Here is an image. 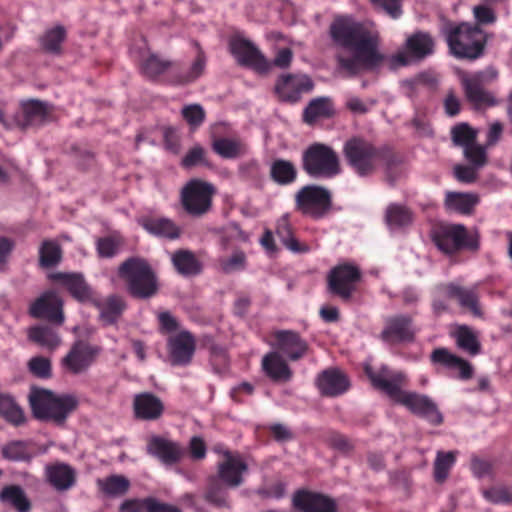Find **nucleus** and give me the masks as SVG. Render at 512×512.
Wrapping results in <instances>:
<instances>
[{
	"label": "nucleus",
	"mask_w": 512,
	"mask_h": 512,
	"mask_svg": "<svg viewBox=\"0 0 512 512\" xmlns=\"http://www.w3.org/2000/svg\"><path fill=\"white\" fill-rule=\"evenodd\" d=\"M120 245L121 243L117 238L104 237L97 241V250L101 257L110 258L117 253Z\"/></svg>",
	"instance_id": "61"
},
{
	"label": "nucleus",
	"mask_w": 512,
	"mask_h": 512,
	"mask_svg": "<svg viewBox=\"0 0 512 512\" xmlns=\"http://www.w3.org/2000/svg\"><path fill=\"white\" fill-rule=\"evenodd\" d=\"M246 256L242 251H236L231 257L221 259L220 267L221 270L226 273H232L238 270H242L245 267Z\"/></svg>",
	"instance_id": "59"
},
{
	"label": "nucleus",
	"mask_w": 512,
	"mask_h": 512,
	"mask_svg": "<svg viewBox=\"0 0 512 512\" xmlns=\"http://www.w3.org/2000/svg\"><path fill=\"white\" fill-rule=\"evenodd\" d=\"M62 257L60 246L53 241H43L39 249V264L43 268H51L56 266Z\"/></svg>",
	"instance_id": "48"
},
{
	"label": "nucleus",
	"mask_w": 512,
	"mask_h": 512,
	"mask_svg": "<svg viewBox=\"0 0 512 512\" xmlns=\"http://www.w3.org/2000/svg\"><path fill=\"white\" fill-rule=\"evenodd\" d=\"M0 416L14 426H20L25 422L23 410L8 394L0 393Z\"/></svg>",
	"instance_id": "41"
},
{
	"label": "nucleus",
	"mask_w": 512,
	"mask_h": 512,
	"mask_svg": "<svg viewBox=\"0 0 512 512\" xmlns=\"http://www.w3.org/2000/svg\"><path fill=\"white\" fill-rule=\"evenodd\" d=\"M383 166L390 182H395L402 173V158L389 145H381L379 166Z\"/></svg>",
	"instance_id": "32"
},
{
	"label": "nucleus",
	"mask_w": 512,
	"mask_h": 512,
	"mask_svg": "<svg viewBox=\"0 0 512 512\" xmlns=\"http://www.w3.org/2000/svg\"><path fill=\"white\" fill-rule=\"evenodd\" d=\"M482 494L487 501L493 504L510 503L512 501V492L504 486L485 489Z\"/></svg>",
	"instance_id": "56"
},
{
	"label": "nucleus",
	"mask_w": 512,
	"mask_h": 512,
	"mask_svg": "<svg viewBox=\"0 0 512 512\" xmlns=\"http://www.w3.org/2000/svg\"><path fill=\"white\" fill-rule=\"evenodd\" d=\"M330 36L337 46L354 52L352 57L337 56L339 67L350 75H356L362 68L373 70L385 59L378 51V37L352 17H337L330 25Z\"/></svg>",
	"instance_id": "1"
},
{
	"label": "nucleus",
	"mask_w": 512,
	"mask_h": 512,
	"mask_svg": "<svg viewBox=\"0 0 512 512\" xmlns=\"http://www.w3.org/2000/svg\"><path fill=\"white\" fill-rule=\"evenodd\" d=\"M456 343L458 347L470 355H477L480 352V343L472 330L467 326H462L458 329Z\"/></svg>",
	"instance_id": "50"
},
{
	"label": "nucleus",
	"mask_w": 512,
	"mask_h": 512,
	"mask_svg": "<svg viewBox=\"0 0 512 512\" xmlns=\"http://www.w3.org/2000/svg\"><path fill=\"white\" fill-rule=\"evenodd\" d=\"M365 373L374 388L407 407L412 413L427 419L433 425H440L443 422L442 414L430 397L402 389L407 381L403 372L391 370L387 366L375 372L371 366L366 365Z\"/></svg>",
	"instance_id": "2"
},
{
	"label": "nucleus",
	"mask_w": 512,
	"mask_h": 512,
	"mask_svg": "<svg viewBox=\"0 0 512 512\" xmlns=\"http://www.w3.org/2000/svg\"><path fill=\"white\" fill-rule=\"evenodd\" d=\"M212 149L224 159H235L246 152L245 145L240 140L225 137L215 139Z\"/></svg>",
	"instance_id": "40"
},
{
	"label": "nucleus",
	"mask_w": 512,
	"mask_h": 512,
	"mask_svg": "<svg viewBox=\"0 0 512 512\" xmlns=\"http://www.w3.org/2000/svg\"><path fill=\"white\" fill-rule=\"evenodd\" d=\"M29 403L36 419L52 421L62 426L77 409L79 399L74 394L57 395L51 390L35 387L29 394Z\"/></svg>",
	"instance_id": "4"
},
{
	"label": "nucleus",
	"mask_w": 512,
	"mask_h": 512,
	"mask_svg": "<svg viewBox=\"0 0 512 512\" xmlns=\"http://www.w3.org/2000/svg\"><path fill=\"white\" fill-rule=\"evenodd\" d=\"M248 470L246 463L239 455L225 452L224 460L218 465L217 477L228 487H238L243 483V473Z\"/></svg>",
	"instance_id": "22"
},
{
	"label": "nucleus",
	"mask_w": 512,
	"mask_h": 512,
	"mask_svg": "<svg viewBox=\"0 0 512 512\" xmlns=\"http://www.w3.org/2000/svg\"><path fill=\"white\" fill-rule=\"evenodd\" d=\"M147 450L149 454L157 457L166 465L177 463L183 455V450L176 442L159 436L150 439Z\"/></svg>",
	"instance_id": "27"
},
{
	"label": "nucleus",
	"mask_w": 512,
	"mask_h": 512,
	"mask_svg": "<svg viewBox=\"0 0 512 512\" xmlns=\"http://www.w3.org/2000/svg\"><path fill=\"white\" fill-rule=\"evenodd\" d=\"M28 338L30 341L49 350L55 349L60 344V338L57 333L47 326L31 327L28 331Z\"/></svg>",
	"instance_id": "43"
},
{
	"label": "nucleus",
	"mask_w": 512,
	"mask_h": 512,
	"mask_svg": "<svg viewBox=\"0 0 512 512\" xmlns=\"http://www.w3.org/2000/svg\"><path fill=\"white\" fill-rule=\"evenodd\" d=\"M0 502L10 505L17 512H28L31 509V503L27 498L23 488L19 485H8L0 491Z\"/></svg>",
	"instance_id": "33"
},
{
	"label": "nucleus",
	"mask_w": 512,
	"mask_h": 512,
	"mask_svg": "<svg viewBox=\"0 0 512 512\" xmlns=\"http://www.w3.org/2000/svg\"><path fill=\"white\" fill-rule=\"evenodd\" d=\"M412 319L409 316L399 315L387 320L385 329L381 332V339L388 343L409 342L414 338Z\"/></svg>",
	"instance_id": "24"
},
{
	"label": "nucleus",
	"mask_w": 512,
	"mask_h": 512,
	"mask_svg": "<svg viewBox=\"0 0 512 512\" xmlns=\"http://www.w3.org/2000/svg\"><path fill=\"white\" fill-rule=\"evenodd\" d=\"M406 52H399L393 56V62L406 66L410 59L423 60L432 55L435 50V40L429 32L416 31L405 42Z\"/></svg>",
	"instance_id": "14"
},
{
	"label": "nucleus",
	"mask_w": 512,
	"mask_h": 512,
	"mask_svg": "<svg viewBox=\"0 0 512 512\" xmlns=\"http://www.w3.org/2000/svg\"><path fill=\"white\" fill-rule=\"evenodd\" d=\"M172 63L168 60L161 59L156 54H150L146 59L141 62V73L149 78L156 79L158 76L166 72Z\"/></svg>",
	"instance_id": "46"
},
{
	"label": "nucleus",
	"mask_w": 512,
	"mask_h": 512,
	"mask_svg": "<svg viewBox=\"0 0 512 512\" xmlns=\"http://www.w3.org/2000/svg\"><path fill=\"white\" fill-rule=\"evenodd\" d=\"M283 232L277 230V234L281 236V241L283 245L294 253H304L309 250L308 245L305 243H300L288 230V226H283Z\"/></svg>",
	"instance_id": "60"
},
{
	"label": "nucleus",
	"mask_w": 512,
	"mask_h": 512,
	"mask_svg": "<svg viewBox=\"0 0 512 512\" xmlns=\"http://www.w3.org/2000/svg\"><path fill=\"white\" fill-rule=\"evenodd\" d=\"M274 338L277 352L286 355L290 361L301 359L309 349L308 343L292 330H278L274 333Z\"/></svg>",
	"instance_id": "19"
},
{
	"label": "nucleus",
	"mask_w": 512,
	"mask_h": 512,
	"mask_svg": "<svg viewBox=\"0 0 512 512\" xmlns=\"http://www.w3.org/2000/svg\"><path fill=\"white\" fill-rule=\"evenodd\" d=\"M204 499L217 507H228V492L226 484L217 476H211L207 482Z\"/></svg>",
	"instance_id": "38"
},
{
	"label": "nucleus",
	"mask_w": 512,
	"mask_h": 512,
	"mask_svg": "<svg viewBox=\"0 0 512 512\" xmlns=\"http://www.w3.org/2000/svg\"><path fill=\"white\" fill-rule=\"evenodd\" d=\"M451 135L454 144L464 149L476 141V131L466 123L456 125L452 129Z\"/></svg>",
	"instance_id": "52"
},
{
	"label": "nucleus",
	"mask_w": 512,
	"mask_h": 512,
	"mask_svg": "<svg viewBox=\"0 0 512 512\" xmlns=\"http://www.w3.org/2000/svg\"><path fill=\"white\" fill-rule=\"evenodd\" d=\"M456 454L457 452L454 451L437 452L434 462V479L437 483H443L447 479L449 471L456 461Z\"/></svg>",
	"instance_id": "47"
},
{
	"label": "nucleus",
	"mask_w": 512,
	"mask_h": 512,
	"mask_svg": "<svg viewBox=\"0 0 512 512\" xmlns=\"http://www.w3.org/2000/svg\"><path fill=\"white\" fill-rule=\"evenodd\" d=\"M262 366L266 374L275 381H289L292 371L279 352H270L263 357Z\"/></svg>",
	"instance_id": "29"
},
{
	"label": "nucleus",
	"mask_w": 512,
	"mask_h": 512,
	"mask_svg": "<svg viewBox=\"0 0 512 512\" xmlns=\"http://www.w3.org/2000/svg\"><path fill=\"white\" fill-rule=\"evenodd\" d=\"M100 490L109 497H117L126 494L130 487L129 480L122 475H111L97 480Z\"/></svg>",
	"instance_id": "44"
},
{
	"label": "nucleus",
	"mask_w": 512,
	"mask_h": 512,
	"mask_svg": "<svg viewBox=\"0 0 512 512\" xmlns=\"http://www.w3.org/2000/svg\"><path fill=\"white\" fill-rule=\"evenodd\" d=\"M317 386L324 396L335 397L346 392L350 386L344 373L338 369H327L319 374Z\"/></svg>",
	"instance_id": "26"
},
{
	"label": "nucleus",
	"mask_w": 512,
	"mask_h": 512,
	"mask_svg": "<svg viewBox=\"0 0 512 512\" xmlns=\"http://www.w3.org/2000/svg\"><path fill=\"white\" fill-rule=\"evenodd\" d=\"M431 238L437 248L445 254L461 249L477 250L478 234L467 230L465 226H435Z\"/></svg>",
	"instance_id": "9"
},
{
	"label": "nucleus",
	"mask_w": 512,
	"mask_h": 512,
	"mask_svg": "<svg viewBox=\"0 0 512 512\" xmlns=\"http://www.w3.org/2000/svg\"><path fill=\"white\" fill-rule=\"evenodd\" d=\"M497 77L498 71L493 67H487L486 69L473 74H462L460 80L465 97L474 108L482 109L493 107L498 104L494 95L485 88L496 80Z\"/></svg>",
	"instance_id": "8"
},
{
	"label": "nucleus",
	"mask_w": 512,
	"mask_h": 512,
	"mask_svg": "<svg viewBox=\"0 0 512 512\" xmlns=\"http://www.w3.org/2000/svg\"><path fill=\"white\" fill-rule=\"evenodd\" d=\"M464 156L476 168L483 167L487 163L485 147L475 142L464 149Z\"/></svg>",
	"instance_id": "55"
},
{
	"label": "nucleus",
	"mask_w": 512,
	"mask_h": 512,
	"mask_svg": "<svg viewBox=\"0 0 512 512\" xmlns=\"http://www.w3.org/2000/svg\"><path fill=\"white\" fill-rule=\"evenodd\" d=\"M133 409L137 419L153 421L162 416L164 404L162 400L153 393L144 392L135 395Z\"/></svg>",
	"instance_id": "23"
},
{
	"label": "nucleus",
	"mask_w": 512,
	"mask_h": 512,
	"mask_svg": "<svg viewBox=\"0 0 512 512\" xmlns=\"http://www.w3.org/2000/svg\"><path fill=\"white\" fill-rule=\"evenodd\" d=\"M445 291L448 297L457 299L462 307L469 309L475 316L481 315L474 290L450 283L445 286Z\"/></svg>",
	"instance_id": "35"
},
{
	"label": "nucleus",
	"mask_w": 512,
	"mask_h": 512,
	"mask_svg": "<svg viewBox=\"0 0 512 512\" xmlns=\"http://www.w3.org/2000/svg\"><path fill=\"white\" fill-rule=\"evenodd\" d=\"M29 371L36 377L47 379L51 377V362L48 358L37 356L28 362Z\"/></svg>",
	"instance_id": "54"
},
{
	"label": "nucleus",
	"mask_w": 512,
	"mask_h": 512,
	"mask_svg": "<svg viewBox=\"0 0 512 512\" xmlns=\"http://www.w3.org/2000/svg\"><path fill=\"white\" fill-rule=\"evenodd\" d=\"M361 278L360 270L352 264H340L332 268L328 274V290L348 301L356 288V283Z\"/></svg>",
	"instance_id": "13"
},
{
	"label": "nucleus",
	"mask_w": 512,
	"mask_h": 512,
	"mask_svg": "<svg viewBox=\"0 0 512 512\" xmlns=\"http://www.w3.org/2000/svg\"><path fill=\"white\" fill-rule=\"evenodd\" d=\"M197 46V55L187 70L174 71L171 75V82L176 85H188L195 82L200 76L203 75L207 58L202 48Z\"/></svg>",
	"instance_id": "28"
},
{
	"label": "nucleus",
	"mask_w": 512,
	"mask_h": 512,
	"mask_svg": "<svg viewBox=\"0 0 512 512\" xmlns=\"http://www.w3.org/2000/svg\"><path fill=\"white\" fill-rule=\"evenodd\" d=\"M50 114L49 105L40 100H28L21 104V111L14 117L16 126L25 131L42 125Z\"/></svg>",
	"instance_id": "18"
},
{
	"label": "nucleus",
	"mask_w": 512,
	"mask_h": 512,
	"mask_svg": "<svg viewBox=\"0 0 512 512\" xmlns=\"http://www.w3.org/2000/svg\"><path fill=\"white\" fill-rule=\"evenodd\" d=\"M442 33L450 54L456 59L475 61L485 53L487 36L478 25L448 22Z\"/></svg>",
	"instance_id": "3"
},
{
	"label": "nucleus",
	"mask_w": 512,
	"mask_h": 512,
	"mask_svg": "<svg viewBox=\"0 0 512 512\" xmlns=\"http://www.w3.org/2000/svg\"><path fill=\"white\" fill-rule=\"evenodd\" d=\"M381 146L361 136L348 139L343 146V155L349 167L360 177L370 176L379 168Z\"/></svg>",
	"instance_id": "6"
},
{
	"label": "nucleus",
	"mask_w": 512,
	"mask_h": 512,
	"mask_svg": "<svg viewBox=\"0 0 512 512\" xmlns=\"http://www.w3.org/2000/svg\"><path fill=\"white\" fill-rule=\"evenodd\" d=\"M98 352L99 348L82 340L76 341L63 358L62 365L73 374L83 373L94 362Z\"/></svg>",
	"instance_id": "16"
},
{
	"label": "nucleus",
	"mask_w": 512,
	"mask_h": 512,
	"mask_svg": "<svg viewBox=\"0 0 512 512\" xmlns=\"http://www.w3.org/2000/svg\"><path fill=\"white\" fill-rule=\"evenodd\" d=\"M30 314L34 318L61 324L64 320L62 301L55 292H45L31 305Z\"/></svg>",
	"instance_id": "20"
},
{
	"label": "nucleus",
	"mask_w": 512,
	"mask_h": 512,
	"mask_svg": "<svg viewBox=\"0 0 512 512\" xmlns=\"http://www.w3.org/2000/svg\"><path fill=\"white\" fill-rule=\"evenodd\" d=\"M118 275L125 282L129 295L135 299H150L159 291L158 277L143 258L125 260L118 268Z\"/></svg>",
	"instance_id": "5"
},
{
	"label": "nucleus",
	"mask_w": 512,
	"mask_h": 512,
	"mask_svg": "<svg viewBox=\"0 0 512 512\" xmlns=\"http://www.w3.org/2000/svg\"><path fill=\"white\" fill-rule=\"evenodd\" d=\"M171 260L176 271L183 276H194L202 270L201 263L190 250L179 249L175 251Z\"/></svg>",
	"instance_id": "31"
},
{
	"label": "nucleus",
	"mask_w": 512,
	"mask_h": 512,
	"mask_svg": "<svg viewBox=\"0 0 512 512\" xmlns=\"http://www.w3.org/2000/svg\"><path fill=\"white\" fill-rule=\"evenodd\" d=\"M51 279L58 281L76 300L80 302L92 300V289L82 274L58 272L52 274Z\"/></svg>",
	"instance_id": "25"
},
{
	"label": "nucleus",
	"mask_w": 512,
	"mask_h": 512,
	"mask_svg": "<svg viewBox=\"0 0 512 512\" xmlns=\"http://www.w3.org/2000/svg\"><path fill=\"white\" fill-rule=\"evenodd\" d=\"M334 113L332 102L329 98L320 97L312 100L304 110L303 118L308 124L314 123L318 118L330 117Z\"/></svg>",
	"instance_id": "42"
},
{
	"label": "nucleus",
	"mask_w": 512,
	"mask_h": 512,
	"mask_svg": "<svg viewBox=\"0 0 512 512\" xmlns=\"http://www.w3.org/2000/svg\"><path fill=\"white\" fill-rule=\"evenodd\" d=\"M478 202L473 194L449 192L446 196V205L461 214H470Z\"/></svg>",
	"instance_id": "45"
},
{
	"label": "nucleus",
	"mask_w": 512,
	"mask_h": 512,
	"mask_svg": "<svg viewBox=\"0 0 512 512\" xmlns=\"http://www.w3.org/2000/svg\"><path fill=\"white\" fill-rule=\"evenodd\" d=\"M67 38V31L64 26L56 25L47 29L40 37L41 48L49 54L59 55L62 52V44Z\"/></svg>",
	"instance_id": "34"
},
{
	"label": "nucleus",
	"mask_w": 512,
	"mask_h": 512,
	"mask_svg": "<svg viewBox=\"0 0 512 512\" xmlns=\"http://www.w3.org/2000/svg\"><path fill=\"white\" fill-rule=\"evenodd\" d=\"M215 193L216 188L213 184L201 179H192L181 190V205L187 214L201 217L211 210Z\"/></svg>",
	"instance_id": "10"
},
{
	"label": "nucleus",
	"mask_w": 512,
	"mask_h": 512,
	"mask_svg": "<svg viewBox=\"0 0 512 512\" xmlns=\"http://www.w3.org/2000/svg\"><path fill=\"white\" fill-rule=\"evenodd\" d=\"M298 171L295 165L285 159H276L270 167V177L278 185H290L297 179Z\"/></svg>",
	"instance_id": "36"
},
{
	"label": "nucleus",
	"mask_w": 512,
	"mask_h": 512,
	"mask_svg": "<svg viewBox=\"0 0 512 512\" xmlns=\"http://www.w3.org/2000/svg\"><path fill=\"white\" fill-rule=\"evenodd\" d=\"M169 361L173 366L188 365L196 350V341L189 331L171 336L167 342Z\"/></svg>",
	"instance_id": "17"
},
{
	"label": "nucleus",
	"mask_w": 512,
	"mask_h": 512,
	"mask_svg": "<svg viewBox=\"0 0 512 512\" xmlns=\"http://www.w3.org/2000/svg\"><path fill=\"white\" fill-rule=\"evenodd\" d=\"M182 116L193 127L200 126L205 119V111L199 104L186 105L182 109Z\"/></svg>",
	"instance_id": "58"
},
{
	"label": "nucleus",
	"mask_w": 512,
	"mask_h": 512,
	"mask_svg": "<svg viewBox=\"0 0 512 512\" xmlns=\"http://www.w3.org/2000/svg\"><path fill=\"white\" fill-rule=\"evenodd\" d=\"M298 211L312 220H320L332 209V195L325 187L306 185L295 195Z\"/></svg>",
	"instance_id": "11"
},
{
	"label": "nucleus",
	"mask_w": 512,
	"mask_h": 512,
	"mask_svg": "<svg viewBox=\"0 0 512 512\" xmlns=\"http://www.w3.org/2000/svg\"><path fill=\"white\" fill-rule=\"evenodd\" d=\"M1 456L12 462H30L34 453L29 449L28 442L13 440L2 445Z\"/></svg>",
	"instance_id": "37"
},
{
	"label": "nucleus",
	"mask_w": 512,
	"mask_h": 512,
	"mask_svg": "<svg viewBox=\"0 0 512 512\" xmlns=\"http://www.w3.org/2000/svg\"><path fill=\"white\" fill-rule=\"evenodd\" d=\"M413 215L406 205L391 203L386 208L384 219L386 224H409L414 220Z\"/></svg>",
	"instance_id": "49"
},
{
	"label": "nucleus",
	"mask_w": 512,
	"mask_h": 512,
	"mask_svg": "<svg viewBox=\"0 0 512 512\" xmlns=\"http://www.w3.org/2000/svg\"><path fill=\"white\" fill-rule=\"evenodd\" d=\"M145 228L151 235L167 240H175L182 233L178 226H145Z\"/></svg>",
	"instance_id": "62"
},
{
	"label": "nucleus",
	"mask_w": 512,
	"mask_h": 512,
	"mask_svg": "<svg viewBox=\"0 0 512 512\" xmlns=\"http://www.w3.org/2000/svg\"><path fill=\"white\" fill-rule=\"evenodd\" d=\"M473 15L478 25L493 24L497 20L494 10L487 5H478L473 8Z\"/></svg>",
	"instance_id": "64"
},
{
	"label": "nucleus",
	"mask_w": 512,
	"mask_h": 512,
	"mask_svg": "<svg viewBox=\"0 0 512 512\" xmlns=\"http://www.w3.org/2000/svg\"><path fill=\"white\" fill-rule=\"evenodd\" d=\"M313 81L307 75H282L277 80L275 91L282 101L296 103L303 93L313 89Z\"/></svg>",
	"instance_id": "15"
},
{
	"label": "nucleus",
	"mask_w": 512,
	"mask_h": 512,
	"mask_svg": "<svg viewBox=\"0 0 512 512\" xmlns=\"http://www.w3.org/2000/svg\"><path fill=\"white\" fill-rule=\"evenodd\" d=\"M184 168H192L200 164H206L205 150L201 146L191 148L181 162Z\"/></svg>",
	"instance_id": "63"
},
{
	"label": "nucleus",
	"mask_w": 512,
	"mask_h": 512,
	"mask_svg": "<svg viewBox=\"0 0 512 512\" xmlns=\"http://www.w3.org/2000/svg\"><path fill=\"white\" fill-rule=\"evenodd\" d=\"M46 475L51 485L59 491L68 490L75 484V470L64 463L47 466Z\"/></svg>",
	"instance_id": "30"
},
{
	"label": "nucleus",
	"mask_w": 512,
	"mask_h": 512,
	"mask_svg": "<svg viewBox=\"0 0 512 512\" xmlns=\"http://www.w3.org/2000/svg\"><path fill=\"white\" fill-rule=\"evenodd\" d=\"M100 317L106 325L114 324L126 308L124 299L118 295H110L103 304H97Z\"/></svg>",
	"instance_id": "39"
},
{
	"label": "nucleus",
	"mask_w": 512,
	"mask_h": 512,
	"mask_svg": "<svg viewBox=\"0 0 512 512\" xmlns=\"http://www.w3.org/2000/svg\"><path fill=\"white\" fill-rule=\"evenodd\" d=\"M230 52L240 66L252 69L258 74H267L272 63L250 40L242 37H234L229 43Z\"/></svg>",
	"instance_id": "12"
},
{
	"label": "nucleus",
	"mask_w": 512,
	"mask_h": 512,
	"mask_svg": "<svg viewBox=\"0 0 512 512\" xmlns=\"http://www.w3.org/2000/svg\"><path fill=\"white\" fill-rule=\"evenodd\" d=\"M376 10L385 12L392 19H398L403 13L402 0H369Z\"/></svg>",
	"instance_id": "53"
},
{
	"label": "nucleus",
	"mask_w": 512,
	"mask_h": 512,
	"mask_svg": "<svg viewBox=\"0 0 512 512\" xmlns=\"http://www.w3.org/2000/svg\"><path fill=\"white\" fill-rule=\"evenodd\" d=\"M303 171L313 178H332L340 173V161L335 150L323 143L315 142L302 153Z\"/></svg>",
	"instance_id": "7"
},
{
	"label": "nucleus",
	"mask_w": 512,
	"mask_h": 512,
	"mask_svg": "<svg viewBox=\"0 0 512 512\" xmlns=\"http://www.w3.org/2000/svg\"><path fill=\"white\" fill-rule=\"evenodd\" d=\"M293 506L301 512H336V503L326 495L300 490L292 499Z\"/></svg>",
	"instance_id": "21"
},
{
	"label": "nucleus",
	"mask_w": 512,
	"mask_h": 512,
	"mask_svg": "<svg viewBox=\"0 0 512 512\" xmlns=\"http://www.w3.org/2000/svg\"><path fill=\"white\" fill-rule=\"evenodd\" d=\"M458 356L449 352L446 348H437L431 353L430 359L433 364H440L448 369H454L459 363Z\"/></svg>",
	"instance_id": "57"
},
{
	"label": "nucleus",
	"mask_w": 512,
	"mask_h": 512,
	"mask_svg": "<svg viewBox=\"0 0 512 512\" xmlns=\"http://www.w3.org/2000/svg\"><path fill=\"white\" fill-rule=\"evenodd\" d=\"M210 352L211 362L218 373H222L229 365L227 348L209 339L206 343Z\"/></svg>",
	"instance_id": "51"
}]
</instances>
